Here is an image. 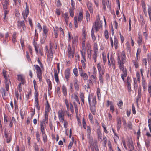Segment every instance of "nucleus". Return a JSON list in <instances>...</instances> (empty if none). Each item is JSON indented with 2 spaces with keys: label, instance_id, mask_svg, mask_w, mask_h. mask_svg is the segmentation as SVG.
<instances>
[{
  "label": "nucleus",
  "instance_id": "nucleus-44",
  "mask_svg": "<svg viewBox=\"0 0 151 151\" xmlns=\"http://www.w3.org/2000/svg\"><path fill=\"white\" fill-rule=\"evenodd\" d=\"M59 31L60 32V34L62 37H64L65 36L64 30L61 27L59 28Z\"/></svg>",
  "mask_w": 151,
  "mask_h": 151
},
{
  "label": "nucleus",
  "instance_id": "nucleus-9",
  "mask_svg": "<svg viewBox=\"0 0 151 151\" xmlns=\"http://www.w3.org/2000/svg\"><path fill=\"white\" fill-rule=\"evenodd\" d=\"M3 6L4 10L7 9L8 6L9 4L8 0H1Z\"/></svg>",
  "mask_w": 151,
  "mask_h": 151
},
{
  "label": "nucleus",
  "instance_id": "nucleus-64",
  "mask_svg": "<svg viewBox=\"0 0 151 151\" xmlns=\"http://www.w3.org/2000/svg\"><path fill=\"white\" fill-rule=\"evenodd\" d=\"M145 145L147 147H148L150 145V141L148 139L145 140Z\"/></svg>",
  "mask_w": 151,
  "mask_h": 151
},
{
  "label": "nucleus",
  "instance_id": "nucleus-61",
  "mask_svg": "<svg viewBox=\"0 0 151 151\" xmlns=\"http://www.w3.org/2000/svg\"><path fill=\"white\" fill-rule=\"evenodd\" d=\"M74 98L78 103L79 104H80L77 95L74 94Z\"/></svg>",
  "mask_w": 151,
  "mask_h": 151
},
{
  "label": "nucleus",
  "instance_id": "nucleus-11",
  "mask_svg": "<svg viewBox=\"0 0 151 151\" xmlns=\"http://www.w3.org/2000/svg\"><path fill=\"white\" fill-rule=\"evenodd\" d=\"M86 133L87 137L88 139L93 138L92 136H91V131L89 126H87V127Z\"/></svg>",
  "mask_w": 151,
  "mask_h": 151
},
{
  "label": "nucleus",
  "instance_id": "nucleus-53",
  "mask_svg": "<svg viewBox=\"0 0 151 151\" xmlns=\"http://www.w3.org/2000/svg\"><path fill=\"white\" fill-rule=\"evenodd\" d=\"M124 61V60H121L120 59H119L118 60V64L119 65V67H120L121 66H124L123 65L124 63H123V62Z\"/></svg>",
  "mask_w": 151,
  "mask_h": 151
},
{
  "label": "nucleus",
  "instance_id": "nucleus-29",
  "mask_svg": "<svg viewBox=\"0 0 151 151\" xmlns=\"http://www.w3.org/2000/svg\"><path fill=\"white\" fill-rule=\"evenodd\" d=\"M63 17L65 19V22H66V24H67L69 19V16L68 13H65L64 14Z\"/></svg>",
  "mask_w": 151,
  "mask_h": 151
},
{
  "label": "nucleus",
  "instance_id": "nucleus-27",
  "mask_svg": "<svg viewBox=\"0 0 151 151\" xmlns=\"http://www.w3.org/2000/svg\"><path fill=\"white\" fill-rule=\"evenodd\" d=\"M114 42L115 48L117 49L118 47V40L116 36L114 37Z\"/></svg>",
  "mask_w": 151,
  "mask_h": 151
},
{
  "label": "nucleus",
  "instance_id": "nucleus-45",
  "mask_svg": "<svg viewBox=\"0 0 151 151\" xmlns=\"http://www.w3.org/2000/svg\"><path fill=\"white\" fill-rule=\"evenodd\" d=\"M0 91L2 93V96L3 97L5 96V90L4 88H1L0 89Z\"/></svg>",
  "mask_w": 151,
  "mask_h": 151
},
{
  "label": "nucleus",
  "instance_id": "nucleus-48",
  "mask_svg": "<svg viewBox=\"0 0 151 151\" xmlns=\"http://www.w3.org/2000/svg\"><path fill=\"white\" fill-rule=\"evenodd\" d=\"M142 8L144 9V12L145 15H147V14L146 15V14H147V12H146V10H145V4L144 2H142Z\"/></svg>",
  "mask_w": 151,
  "mask_h": 151
},
{
  "label": "nucleus",
  "instance_id": "nucleus-52",
  "mask_svg": "<svg viewBox=\"0 0 151 151\" xmlns=\"http://www.w3.org/2000/svg\"><path fill=\"white\" fill-rule=\"evenodd\" d=\"M73 73L76 76H78V71L77 68H74L73 70Z\"/></svg>",
  "mask_w": 151,
  "mask_h": 151
},
{
  "label": "nucleus",
  "instance_id": "nucleus-34",
  "mask_svg": "<svg viewBox=\"0 0 151 151\" xmlns=\"http://www.w3.org/2000/svg\"><path fill=\"white\" fill-rule=\"evenodd\" d=\"M55 28L56 29H54V34L55 35V38H57L58 36V27H55Z\"/></svg>",
  "mask_w": 151,
  "mask_h": 151
},
{
  "label": "nucleus",
  "instance_id": "nucleus-46",
  "mask_svg": "<svg viewBox=\"0 0 151 151\" xmlns=\"http://www.w3.org/2000/svg\"><path fill=\"white\" fill-rule=\"evenodd\" d=\"M74 9L70 8L69 9V12L71 17H73L74 15L73 10Z\"/></svg>",
  "mask_w": 151,
  "mask_h": 151
},
{
  "label": "nucleus",
  "instance_id": "nucleus-56",
  "mask_svg": "<svg viewBox=\"0 0 151 151\" xmlns=\"http://www.w3.org/2000/svg\"><path fill=\"white\" fill-rule=\"evenodd\" d=\"M148 127L150 131L151 132V119H149L148 120Z\"/></svg>",
  "mask_w": 151,
  "mask_h": 151
},
{
  "label": "nucleus",
  "instance_id": "nucleus-3",
  "mask_svg": "<svg viewBox=\"0 0 151 151\" xmlns=\"http://www.w3.org/2000/svg\"><path fill=\"white\" fill-rule=\"evenodd\" d=\"M26 5V7L25 10L22 12V15L23 16L24 19L25 21H27L26 20V19L27 17L29 12V9L28 7L27 4V2L25 3Z\"/></svg>",
  "mask_w": 151,
  "mask_h": 151
},
{
  "label": "nucleus",
  "instance_id": "nucleus-28",
  "mask_svg": "<svg viewBox=\"0 0 151 151\" xmlns=\"http://www.w3.org/2000/svg\"><path fill=\"white\" fill-rule=\"evenodd\" d=\"M62 92L64 95L66 96L67 95V89L65 86L63 85L62 86Z\"/></svg>",
  "mask_w": 151,
  "mask_h": 151
},
{
  "label": "nucleus",
  "instance_id": "nucleus-37",
  "mask_svg": "<svg viewBox=\"0 0 151 151\" xmlns=\"http://www.w3.org/2000/svg\"><path fill=\"white\" fill-rule=\"evenodd\" d=\"M86 21L87 22H88L90 20V15L87 11H86Z\"/></svg>",
  "mask_w": 151,
  "mask_h": 151
},
{
  "label": "nucleus",
  "instance_id": "nucleus-31",
  "mask_svg": "<svg viewBox=\"0 0 151 151\" xmlns=\"http://www.w3.org/2000/svg\"><path fill=\"white\" fill-rule=\"evenodd\" d=\"M100 27V24L98 22H95L94 27L96 31H98V29Z\"/></svg>",
  "mask_w": 151,
  "mask_h": 151
},
{
  "label": "nucleus",
  "instance_id": "nucleus-2",
  "mask_svg": "<svg viewBox=\"0 0 151 151\" xmlns=\"http://www.w3.org/2000/svg\"><path fill=\"white\" fill-rule=\"evenodd\" d=\"M34 67L36 70V73L37 78H39L40 81H41L42 79L41 70L40 67L37 65H34Z\"/></svg>",
  "mask_w": 151,
  "mask_h": 151
},
{
  "label": "nucleus",
  "instance_id": "nucleus-42",
  "mask_svg": "<svg viewBox=\"0 0 151 151\" xmlns=\"http://www.w3.org/2000/svg\"><path fill=\"white\" fill-rule=\"evenodd\" d=\"M65 105L67 108V110L69 111L70 110V106L68 101L66 99L65 100Z\"/></svg>",
  "mask_w": 151,
  "mask_h": 151
},
{
  "label": "nucleus",
  "instance_id": "nucleus-15",
  "mask_svg": "<svg viewBox=\"0 0 151 151\" xmlns=\"http://www.w3.org/2000/svg\"><path fill=\"white\" fill-rule=\"evenodd\" d=\"M18 22L19 23L18 26L22 27L23 30L26 31V28L25 26L24 21H21L20 22L18 21Z\"/></svg>",
  "mask_w": 151,
  "mask_h": 151
},
{
  "label": "nucleus",
  "instance_id": "nucleus-40",
  "mask_svg": "<svg viewBox=\"0 0 151 151\" xmlns=\"http://www.w3.org/2000/svg\"><path fill=\"white\" fill-rule=\"evenodd\" d=\"M33 44L36 53H38V46L37 45V43L35 42H33Z\"/></svg>",
  "mask_w": 151,
  "mask_h": 151
},
{
  "label": "nucleus",
  "instance_id": "nucleus-6",
  "mask_svg": "<svg viewBox=\"0 0 151 151\" xmlns=\"http://www.w3.org/2000/svg\"><path fill=\"white\" fill-rule=\"evenodd\" d=\"M70 68H68L66 69L65 71L64 74L65 78L67 81H68L69 78L71 75V73Z\"/></svg>",
  "mask_w": 151,
  "mask_h": 151
},
{
  "label": "nucleus",
  "instance_id": "nucleus-16",
  "mask_svg": "<svg viewBox=\"0 0 151 151\" xmlns=\"http://www.w3.org/2000/svg\"><path fill=\"white\" fill-rule=\"evenodd\" d=\"M17 76L18 80L21 81L22 84H24L25 81L23 76L22 75H18Z\"/></svg>",
  "mask_w": 151,
  "mask_h": 151
},
{
  "label": "nucleus",
  "instance_id": "nucleus-59",
  "mask_svg": "<svg viewBox=\"0 0 151 151\" xmlns=\"http://www.w3.org/2000/svg\"><path fill=\"white\" fill-rule=\"evenodd\" d=\"M126 58V56L124 51H123L122 53V60H124Z\"/></svg>",
  "mask_w": 151,
  "mask_h": 151
},
{
  "label": "nucleus",
  "instance_id": "nucleus-22",
  "mask_svg": "<svg viewBox=\"0 0 151 151\" xmlns=\"http://www.w3.org/2000/svg\"><path fill=\"white\" fill-rule=\"evenodd\" d=\"M49 52V54H47V57H50L52 58H53V54L54 52V50L53 49H50Z\"/></svg>",
  "mask_w": 151,
  "mask_h": 151
},
{
  "label": "nucleus",
  "instance_id": "nucleus-21",
  "mask_svg": "<svg viewBox=\"0 0 151 151\" xmlns=\"http://www.w3.org/2000/svg\"><path fill=\"white\" fill-rule=\"evenodd\" d=\"M121 121L120 118L117 119V128L118 131L120 129L121 127Z\"/></svg>",
  "mask_w": 151,
  "mask_h": 151
},
{
  "label": "nucleus",
  "instance_id": "nucleus-8",
  "mask_svg": "<svg viewBox=\"0 0 151 151\" xmlns=\"http://www.w3.org/2000/svg\"><path fill=\"white\" fill-rule=\"evenodd\" d=\"M138 95L137 96L136 101L137 105H138L139 102L141 100L142 94L141 92V89L140 88H138Z\"/></svg>",
  "mask_w": 151,
  "mask_h": 151
},
{
  "label": "nucleus",
  "instance_id": "nucleus-58",
  "mask_svg": "<svg viewBox=\"0 0 151 151\" xmlns=\"http://www.w3.org/2000/svg\"><path fill=\"white\" fill-rule=\"evenodd\" d=\"M104 35L105 38L106 39H108L109 38V35L108 32L107 30H105L104 32Z\"/></svg>",
  "mask_w": 151,
  "mask_h": 151
},
{
  "label": "nucleus",
  "instance_id": "nucleus-30",
  "mask_svg": "<svg viewBox=\"0 0 151 151\" xmlns=\"http://www.w3.org/2000/svg\"><path fill=\"white\" fill-rule=\"evenodd\" d=\"M80 76L84 80H87L88 79V76L86 73H81Z\"/></svg>",
  "mask_w": 151,
  "mask_h": 151
},
{
  "label": "nucleus",
  "instance_id": "nucleus-14",
  "mask_svg": "<svg viewBox=\"0 0 151 151\" xmlns=\"http://www.w3.org/2000/svg\"><path fill=\"white\" fill-rule=\"evenodd\" d=\"M88 142L90 146L89 147L90 148H94L96 145L95 144V142L94 143L93 142V138H91L88 139Z\"/></svg>",
  "mask_w": 151,
  "mask_h": 151
},
{
  "label": "nucleus",
  "instance_id": "nucleus-7",
  "mask_svg": "<svg viewBox=\"0 0 151 151\" xmlns=\"http://www.w3.org/2000/svg\"><path fill=\"white\" fill-rule=\"evenodd\" d=\"M4 136L6 140L7 143L10 142L12 140V136L11 135L9 134L6 130L4 131Z\"/></svg>",
  "mask_w": 151,
  "mask_h": 151
},
{
  "label": "nucleus",
  "instance_id": "nucleus-57",
  "mask_svg": "<svg viewBox=\"0 0 151 151\" xmlns=\"http://www.w3.org/2000/svg\"><path fill=\"white\" fill-rule=\"evenodd\" d=\"M141 49H140L138 48L137 49V53L136 54V58L138 60V55L141 52Z\"/></svg>",
  "mask_w": 151,
  "mask_h": 151
},
{
  "label": "nucleus",
  "instance_id": "nucleus-60",
  "mask_svg": "<svg viewBox=\"0 0 151 151\" xmlns=\"http://www.w3.org/2000/svg\"><path fill=\"white\" fill-rule=\"evenodd\" d=\"M4 10V17L3 19L4 20H5L6 18V15L7 14H8L9 12V11L7 9Z\"/></svg>",
  "mask_w": 151,
  "mask_h": 151
},
{
  "label": "nucleus",
  "instance_id": "nucleus-55",
  "mask_svg": "<svg viewBox=\"0 0 151 151\" xmlns=\"http://www.w3.org/2000/svg\"><path fill=\"white\" fill-rule=\"evenodd\" d=\"M3 73L5 80L8 79V78L6 76V71H5L4 70L3 71Z\"/></svg>",
  "mask_w": 151,
  "mask_h": 151
},
{
  "label": "nucleus",
  "instance_id": "nucleus-18",
  "mask_svg": "<svg viewBox=\"0 0 151 151\" xmlns=\"http://www.w3.org/2000/svg\"><path fill=\"white\" fill-rule=\"evenodd\" d=\"M5 88L7 91L9 90V84L11 83L10 81L8 79L5 80Z\"/></svg>",
  "mask_w": 151,
  "mask_h": 151
},
{
  "label": "nucleus",
  "instance_id": "nucleus-24",
  "mask_svg": "<svg viewBox=\"0 0 151 151\" xmlns=\"http://www.w3.org/2000/svg\"><path fill=\"white\" fill-rule=\"evenodd\" d=\"M96 96L93 95H92V99L91 101V106H96Z\"/></svg>",
  "mask_w": 151,
  "mask_h": 151
},
{
  "label": "nucleus",
  "instance_id": "nucleus-43",
  "mask_svg": "<svg viewBox=\"0 0 151 151\" xmlns=\"http://www.w3.org/2000/svg\"><path fill=\"white\" fill-rule=\"evenodd\" d=\"M83 14L81 12L79 13L78 20V21H81L83 19Z\"/></svg>",
  "mask_w": 151,
  "mask_h": 151
},
{
  "label": "nucleus",
  "instance_id": "nucleus-49",
  "mask_svg": "<svg viewBox=\"0 0 151 151\" xmlns=\"http://www.w3.org/2000/svg\"><path fill=\"white\" fill-rule=\"evenodd\" d=\"M97 67L98 69V72L100 73V71L101 70L102 68L101 67V65H100V63H99L97 64Z\"/></svg>",
  "mask_w": 151,
  "mask_h": 151
},
{
  "label": "nucleus",
  "instance_id": "nucleus-36",
  "mask_svg": "<svg viewBox=\"0 0 151 151\" xmlns=\"http://www.w3.org/2000/svg\"><path fill=\"white\" fill-rule=\"evenodd\" d=\"M96 93L98 97V98L99 100H100L101 99V93L100 92V88H97Z\"/></svg>",
  "mask_w": 151,
  "mask_h": 151
},
{
  "label": "nucleus",
  "instance_id": "nucleus-63",
  "mask_svg": "<svg viewBox=\"0 0 151 151\" xmlns=\"http://www.w3.org/2000/svg\"><path fill=\"white\" fill-rule=\"evenodd\" d=\"M88 117L89 120L91 121V122L92 121L93 122V117L91 113H90L88 115Z\"/></svg>",
  "mask_w": 151,
  "mask_h": 151
},
{
  "label": "nucleus",
  "instance_id": "nucleus-41",
  "mask_svg": "<svg viewBox=\"0 0 151 151\" xmlns=\"http://www.w3.org/2000/svg\"><path fill=\"white\" fill-rule=\"evenodd\" d=\"M91 95L90 94H89L88 96V101L89 105L90 106H91V101L92 99V95Z\"/></svg>",
  "mask_w": 151,
  "mask_h": 151
},
{
  "label": "nucleus",
  "instance_id": "nucleus-4",
  "mask_svg": "<svg viewBox=\"0 0 151 151\" xmlns=\"http://www.w3.org/2000/svg\"><path fill=\"white\" fill-rule=\"evenodd\" d=\"M65 115V112L62 110H60L58 113V116L60 121L63 122L64 120V116Z\"/></svg>",
  "mask_w": 151,
  "mask_h": 151
},
{
  "label": "nucleus",
  "instance_id": "nucleus-33",
  "mask_svg": "<svg viewBox=\"0 0 151 151\" xmlns=\"http://www.w3.org/2000/svg\"><path fill=\"white\" fill-rule=\"evenodd\" d=\"M94 52L98 53V45L96 43H95L93 45Z\"/></svg>",
  "mask_w": 151,
  "mask_h": 151
},
{
  "label": "nucleus",
  "instance_id": "nucleus-47",
  "mask_svg": "<svg viewBox=\"0 0 151 151\" xmlns=\"http://www.w3.org/2000/svg\"><path fill=\"white\" fill-rule=\"evenodd\" d=\"M35 101V106L36 107V108L38 110H40V107L39 106L38 100H37V101Z\"/></svg>",
  "mask_w": 151,
  "mask_h": 151
},
{
  "label": "nucleus",
  "instance_id": "nucleus-32",
  "mask_svg": "<svg viewBox=\"0 0 151 151\" xmlns=\"http://www.w3.org/2000/svg\"><path fill=\"white\" fill-rule=\"evenodd\" d=\"M68 55L69 57L73 58L74 57V52L71 51V48L68 49Z\"/></svg>",
  "mask_w": 151,
  "mask_h": 151
},
{
  "label": "nucleus",
  "instance_id": "nucleus-51",
  "mask_svg": "<svg viewBox=\"0 0 151 151\" xmlns=\"http://www.w3.org/2000/svg\"><path fill=\"white\" fill-rule=\"evenodd\" d=\"M36 139L38 142L40 140V135L38 132L37 131L36 132Z\"/></svg>",
  "mask_w": 151,
  "mask_h": 151
},
{
  "label": "nucleus",
  "instance_id": "nucleus-23",
  "mask_svg": "<svg viewBox=\"0 0 151 151\" xmlns=\"http://www.w3.org/2000/svg\"><path fill=\"white\" fill-rule=\"evenodd\" d=\"M54 77L56 82L58 83H59V80L57 70H54Z\"/></svg>",
  "mask_w": 151,
  "mask_h": 151
},
{
  "label": "nucleus",
  "instance_id": "nucleus-10",
  "mask_svg": "<svg viewBox=\"0 0 151 151\" xmlns=\"http://www.w3.org/2000/svg\"><path fill=\"white\" fill-rule=\"evenodd\" d=\"M86 5L88 9L90 12L91 14H92L93 12V11L92 3L90 1H88L87 2Z\"/></svg>",
  "mask_w": 151,
  "mask_h": 151
},
{
  "label": "nucleus",
  "instance_id": "nucleus-19",
  "mask_svg": "<svg viewBox=\"0 0 151 151\" xmlns=\"http://www.w3.org/2000/svg\"><path fill=\"white\" fill-rule=\"evenodd\" d=\"M90 109L92 114L95 115L96 114V106H90Z\"/></svg>",
  "mask_w": 151,
  "mask_h": 151
},
{
  "label": "nucleus",
  "instance_id": "nucleus-50",
  "mask_svg": "<svg viewBox=\"0 0 151 151\" xmlns=\"http://www.w3.org/2000/svg\"><path fill=\"white\" fill-rule=\"evenodd\" d=\"M123 105V103L122 100H120L119 103L117 104V105L119 107L120 109H122V106Z\"/></svg>",
  "mask_w": 151,
  "mask_h": 151
},
{
  "label": "nucleus",
  "instance_id": "nucleus-35",
  "mask_svg": "<svg viewBox=\"0 0 151 151\" xmlns=\"http://www.w3.org/2000/svg\"><path fill=\"white\" fill-rule=\"evenodd\" d=\"M78 42V38L77 36L75 37L72 41V44L73 45L75 46L76 45Z\"/></svg>",
  "mask_w": 151,
  "mask_h": 151
},
{
  "label": "nucleus",
  "instance_id": "nucleus-54",
  "mask_svg": "<svg viewBox=\"0 0 151 151\" xmlns=\"http://www.w3.org/2000/svg\"><path fill=\"white\" fill-rule=\"evenodd\" d=\"M43 38H41L40 40V42L41 44H43L46 38H45V36H43Z\"/></svg>",
  "mask_w": 151,
  "mask_h": 151
},
{
  "label": "nucleus",
  "instance_id": "nucleus-38",
  "mask_svg": "<svg viewBox=\"0 0 151 151\" xmlns=\"http://www.w3.org/2000/svg\"><path fill=\"white\" fill-rule=\"evenodd\" d=\"M92 50L90 48H88L87 50V54L89 59H90L91 58V54Z\"/></svg>",
  "mask_w": 151,
  "mask_h": 151
},
{
  "label": "nucleus",
  "instance_id": "nucleus-39",
  "mask_svg": "<svg viewBox=\"0 0 151 151\" xmlns=\"http://www.w3.org/2000/svg\"><path fill=\"white\" fill-rule=\"evenodd\" d=\"M98 53L94 52V53L93 55V60L95 63L97 61V57L98 56Z\"/></svg>",
  "mask_w": 151,
  "mask_h": 151
},
{
  "label": "nucleus",
  "instance_id": "nucleus-62",
  "mask_svg": "<svg viewBox=\"0 0 151 151\" xmlns=\"http://www.w3.org/2000/svg\"><path fill=\"white\" fill-rule=\"evenodd\" d=\"M136 77L138 82L139 83L140 82V74L138 72H137L136 73Z\"/></svg>",
  "mask_w": 151,
  "mask_h": 151
},
{
  "label": "nucleus",
  "instance_id": "nucleus-26",
  "mask_svg": "<svg viewBox=\"0 0 151 151\" xmlns=\"http://www.w3.org/2000/svg\"><path fill=\"white\" fill-rule=\"evenodd\" d=\"M137 43L139 45H141L142 43V37L141 35L139 34L138 35Z\"/></svg>",
  "mask_w": 151,
  "mask_h": 151
},
{
  "label": "nucleus",
  "instance_id": "nucleus-5",
  "mask_svg": "<svg viewBox=\"0 0 151 151\" xmlns=\"http://www.w3.org/2000/svg\"><path fill=\"white\" fill-rule=\"evenodd\" d=\"M47 104L46 105V108L45 109V114H44V116H45V120L46 121V123H48V113L50 111V106L49 104L48 103V101H47Z\"/></svg>",
  "mask_w": 151,
  "mask_h": 151
},
{
  "label": "nucleus",
  "instance_id": "nucleus-25",
  "mask_svg": "<svg viewBox=\"0 0 151 151\" xmlns=\"http://www.w3.org/2000/svg\"><path fill=\"white\" fill-rule=\"evenodd\" d=\"M126 44L127 46L126 49L127 52L129 53H130L131 52V47L129 42L128 41L127 42Z\"/></svg>",
  "mask_w": 151,
  "mask_h": 151
},
{
  "label": "nucleus",
  "instance_id": "nucleus-1",
  "mask_svg": "<svg viewBox=\"0 0 151 151\" xmlns=\"http://www.w3.org/2000/svg\"><path fill=\"white\" fill-rule=\"evenodd\" d=\"M45 122L46 123L45 119H44L40 124V130L42 135L43 141L44 143L46 142L47 141V137L46 134L45 133L44 129L45 126Z\"/></svg>",
  "mask_w": 151,
  "mask_h": 151
},
{
  "label": "nucleus",
  "instance_id": "nucleus-17",
  "mask_svg": "<svg viewBox=\"0 0 151 151\" xmlns=\"http://www.w3.org/2000/svg\"><path fill=\"white\" fill-rule=\"evenodd\" d=\"M81 54L82 58L84 61H86V49H83L81 51Z\"/></svg>",
  "mask_w": 151,
  "mask_h": 151
},
{
  "label": "nucleus",
  "instance_id": "nucleus-12",
  "mask_svg": "<svg viewBox=\"0 0 151 151\" xmlns=\"http://www.w3.org/2000/svg\"><path fill=\"white\" fill-rule=\"evenodd\" d=\"M127 145L130 150H134L133 142L132 139H129L127 142Z\"/></svg>",
  "mask_w": 151,
  "mask_h": 151
},
{
  "label": "nucleus",
  "instance_id": "nucleus-13",
  "mask_svg": "<svg viewBox=\"0 0 151 151\" xmlns=\"http://www.w3.org/2000/svg\"><path fill=\"white\" fill-rule=\"evenodd\" d=\"M43 36H45V38H46L47 36V33L48 32V29L46 25L43 26Z\"/></svg>",
  "mask_w": 151,
  "mask_h": 151
},
{
  "label": "nucleus",
  "instance_id": "nucleus-20",
  "mask_svg": "<svg viewBox=\"0 0 151 151\" xmlns=\"http://www.w3.org/2000/svg\"><path fill=\"white\" fill-rule=\"evenodd\" d=\"M78 81L77 79H75L74 80V86L75 90L77 91L79 90V85L78 84Z\"/></svg>",
  "mask_w": 151,
  "mask_h": 151
}]
</instances>
